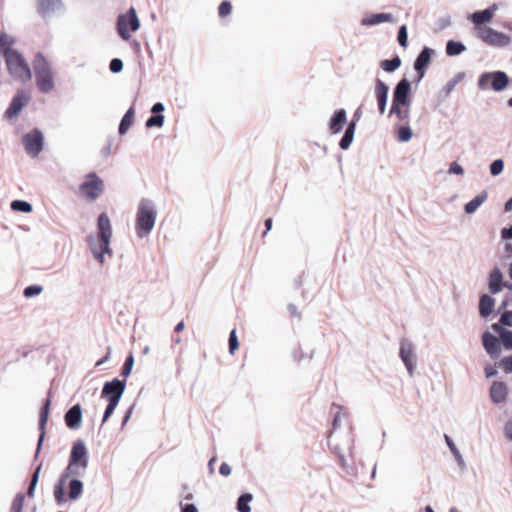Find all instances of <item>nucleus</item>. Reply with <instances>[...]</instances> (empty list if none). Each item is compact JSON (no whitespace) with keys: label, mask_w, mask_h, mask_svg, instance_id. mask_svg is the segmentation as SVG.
Returning a JSON list of instances; mask_svg holds the SVG:
<instances>
[{"label":"nucleus","mask_w":512,"mask_h":512,"mask_svg":"<svg viewBox=\"0 0 512 512\" xmlns=\"http://www.w3.org/2000/svg\"><path fill=\"white\" fill-rule=\"evenodd\" d=\"M410 93L411 83L406 78L401 79L394 88L392 103H397L401 106H410Z\"/></svg>","instance_id":"nucleus-9"},{"label":"nucleus","mask_w":512,"mask_h":512,"mask_svg":"<svg viewBox=\"0 0 512 512\" xmlns=\"http://www.w3.org/2000/svg\"><path fill=\"white\" fill-rule=\"evenodd\" d=\"M394 20V17L390 13H378L373 14L370 17L363 18L361 20V24L364 26H373L377 25L383 22H392Z\"/></svg>","instance_id":"nucleus-26"},{"label":"nucleus","mask_w":512,"mask_h":512,"mask_svg":"<svg viewBox=\"0 0 512 512\" xmlns=\"http://www.w3.org/2000/svg\"><path fill=\"white\" fill-rule=\"evenodd\" d=\"M11 208L15 211H21L24 213H30L33 209L29 202L22 200H15L11 203Z\"/></svg>","instance_id":"nucleus-39"},{"label":"nucleus","mask_w":512,"mask_h":512,"mask_svg":"<svg viewBox=\"0 0 512 512\" xmlns=\"http://www.w3.org/2000/svg\"><path fill=\"white\" fill-rule=\"evenodd\" d=\"M15 39L6 33L0 35V53L4 56L7 69L11 77L20 82L30 81L32 78L31 69L18 51L13 49Z\"/></svg>","instance_id":"nucleus-1"},{"label":"nucleus","mask_w":512,"mask_h":512,"mask_svg":"<svg viewBox=\"0 0 512 512\" xmlns=\"http://www.w3.org/2000/svg\"><path fill=\"white\" fill-rule=\"evenodd\" d=\"M486 199H487L486 192H482L479 195L475 196L471 201H469L465 205V208H464L465 212L467 214L474 213L485 202Z\"/></svg>","instance_id":"nucleus-30"},{"label":"nucleus","mask_w":512,"mask_h":512,"mask_svg":"<svg viewBox=\"0 0 512 512\" xmlns=\"http://www.w3.org/2000/svg\"><path fill=\"white\" fill-rule=\"evenodd\" d=\"M126 387V382L114 379L112 381L106 382L102 389V397H108L109 400H115L117 402L120 401Z\"/></svg>","instance_id":"nucleus-11"},{"label":"nucleus","mask_w":512,"mask_h":512,"mask_svg":"<svg viewBox=\"0 0 512 512\" xmlns=\"http://www.w3.org/2000/svg\"><path fill=\"white\" fill-rule=\"evenodd\" d=\"M69 462L83 469L88 467V450L82 440H77L74 442Z\"/></svg>","instance_id":"nucleus-10"},{"label":"nucleus","mask_w":512,"mask_h":512,"mask_svg":"<svg viewBox=\"0 0 512 512\" xmlns=\"http://www.w3.org/2000/svg\"><path fill=\"white\" fill-rule=\"evenodd\" d=\"M448 172L450 174L462 175L464 173V169L460 164L454 161L450 163Z\"/></svg>","instance_id":"nucleus-54"},{"label":"nucleus","mask_w":512,"mask_h":512,"mask_svg":"<svg viewBox=\"0 0 512 512\" xmlns=\"http://www.w3.org/2000/svg\"><path fill=\"white\" fill-rule=\"evenodd\" d=\"M445 440H446V443L449 447V449L451 450V452L453 453V455L455 456L457 462H458V465L461 467V468H464L465 467V462H464V459L460 453V451L458 450V448L456 447V445L454 444V442L451 440V438L447 435H445Z\"/></svg>","instance_id":"nucleus-35"},{"label":"nucleus","mask_w":512,"mask_h":512,"mask_svg":"<svg viewBox=\"0 0 512 512\" xmlns=\"http://www.w3.org/2000/svg\"><path fill=\"white\" fill-rule=\"evenodd\" d=\"M98 234L88 236L90 250L100 264H104V254H112L110 240L112 237V226L106 213H101L97 221Z\"/></svg>","instance_id":"nucleus-2"},{"label":"nucleus","mask_w":512,"mask_h":512,"mask_svg":"<svg viewBox=\"0 0 512 512\" xmlns=\"http://www.w3.org/2000/svg\"><path fill=\"white\" fill-rule=\"evenodd\" d=\"M24 500H25V495L23 493H18L12 502V505L10 508L11 512H22L23 506H24Z\"/></svg>","instance_id":"nucleus-40"},{"label":"nucleus","mask_w":512,"mask_h":512,"mask_svg":"<svg viewBox=\"0 0 512 512\" xmlns=\"http://www.w3.org/2000/svg\"><path fill=\"white\" fill-rule=\"evenodd\" d=\"M109 69L112 73H119L123 70V61L119 58H114L109 64Z\"/></svg>","instance_id":"nucleus-50"},{"label":"nucleus","mask_w":512,"mask_h":512,"mask_svg":"<svg viewBox=\"0 0 512 512\" xmlns=\"http://www.w3.org/2000/svg\"><path fill=\"white\" fill-rule=\"evenodd\" d=\"M399 355L401 360L403 361L405 367L407 368L410 375H413L414 372V345L407 339H403L400 343V351Z\"/></svg>","instance_id":"nucleus-12"},{"label":"nucleus","mask_w":512,"mask_h":512,"mask_svg":"<svg viewBox=\"0 0 512 512\" xmlns=\"http://www.w3.org/2000/svg\"><path fill=\"white\" fill-rule=\"evenodd\" d=\"M389 87L381 79H376L375 82V96L377 99L378 109L381 115L386 111L388 101Z\"/></svg>","instance_id":"nucleus-15"},{"label":"nucleus","mask_w":512,"mask_h":512,"mask_svg":"<svg viewBox=\"0 0 512 512\" xmlns=\"http://www.w3.org/2000/svg\"><path fill=\"white\" fill-rule=\"evenodd\" d=\"M401 66V59L399 56L392 58L391 60H383L380 63V67L386 72H393Z\"/></svg>","instance_id":"nucleus-33"},{"label":"nucleus","mask_w":512,"mask_h":512,"mask_svg":"<svg viewBox=\"0 0 512 512\" xmlns=\"http://www.w3.org/2000/svg\"><path fill=\"white\" fill-rule=\"evenodd\" d=\"M239 343L236 335V331L232 330L229 335V352L234 354L235 350L238 349Z\"/></svg>","instance_id":"nucleus-49"},{"label":"nucleus","mask_w":512,"mask_h":512,"mask_svg":"<svg viewBox=\"0 0 512 512\" xmlns=\"http://www.w3.org/2000/svg\"><path fill=\"white\" fill-rule=\"evenodd\" d=\"M252 500V495L249 493L243 494L238 498L237 509L239 512H251L249 502Z\"/></svg>","instance_id":"nucleus-34"},{"label":"nucleus","mask_w":512,"mask_h":512,"mask_svg":"<svg viewBox=\"0 0 512 512\" xmlns=\"http://www.w3.org/2000/svg\"><path fill=\"white\" fill-rule=\"evenodd\" d=\"M501 343L507 350H512V331L511 330H509L508 332H504L503 339H502Z\"/></svg>","instance_id":"nucleus-53"},{"label":"nucleus","mask_w":512,"mask_h":512,"mask_svg":"<svg viewBox=\"0 0 512 512\" xmlns=\"http://www.w3.org/2000/svg\"><path fill=\"white\" fill-rule=\"evenodd\" d=\"M27 102L28 98L25 94L23 92H18L17 95L13 97L9 107L5 111L4 117L8 120L16 118Z\"/></svg>","instance_id":"nucleus-14"},{"label":"nucleus","mask_w":512,"mask_h":512,"mask_svg":"<svg viewBox=\"0 0 512 512\" xmlns=\"http://www.w3.org/2000/svg\"><path fill=\"white\" fill-rule=\"evenodd\" d=\"M134 118H135V110H134V108L131 107L125 113V115L123 116V118L120 122V125H119V134L120 135H124L127 133V131L129 130V128L131 127V125L134 122Z\"/></svg>","instance_id":"nucleus-29"},{"label":"nucleus","mask_w":512,"mask_h":512,"mask_svg":"<svg viewBox=\"0 0 512 512\" xmlns=\"http://www.w3.org/2000/svg\"><path fill=\"white\" fill-rule=\"evenodd\" d=\"M103 186V181L95 173H90L79 189L85 198L93 201L102 194Z\"/></svg>","instance_id":"nucleus-6"},{"label":"nucleus","mask_w":512,"mask_h":512,"mask_svg":"<svg viewBox=\"0 0 512 512\" xmlns=\"http://www.w3.org/2000/svg\"><path fill=\"white\" fill-rule=\"evenodd\" d=\"M23 144H24L26 152L30 156H32V157L38 156L43 149V144H44L43 133L38 129L32 130L31 132L27 133L23 137Z\"/></svg>","instance_id":"nucleus-7"},{"label":"nucleus","mask_w":512,"mask_h":512,"mask_svg":"<svg viewBox=\"0 0 512 512\" xmlns=\"http://www.w3.org/2000/svg\"><path fill=\"white\" fill-rule=\"evenodd\" d=\"M62 8L61 0H38L37 10L43 18H50L57 10Z\"/></svg>","instance_id":"nucleus-17"},{"label":"nucleus","mask_w":512,"mask_h":512,"mask_svg":"<svg viewBox=\"0 0 512 512\" xmlns=\"http://www.w3.org/2000/svg\"><path fill=\"white\" fill-rule=\"evenodd\" d=\"M42 291H43L42 286H40V285H31V286H27L24 289L23 295L25 297L29 298V297H33V296L39 295Z\"/></svg>","instance_id":"nucleus-46"},{"label":"nucleus","mask_w":512,"mask_h":512,"mask_svg":"<svg viewBox=\"0 0 512 512\" xmlns=\"http://www.w3.org/2000/svg\"><path fill=\"white\" fill-rule=\"evenodd\" d=\"M491 87L494 91H503L508 83V75L503 71L490 72Z\"/></svg>","instance_id":"nucleus-24"},{"label":"nucleus","mask_w":512,"mask_h":512,"mask_svg":"<svg viewBox=\"0 0 512 512\" xmlns=\"http://www.w3.org/2000/svg\"><path fill=\"white\" fill-rule=\"evenodd\" d=\"M395 115L401 122H409L410 118V106H401L397 103H392L389 116Z\"/></svg>","instance_id":"nucleus-25"},{"label":"nucleus","mask_w":512,"mask_h":512,"mask_svg":"<svg viewBox=\"0 0 512 512\" xmlns=\"http://www.w3.org/2000/svg\"><path fill=\"white\" fill-rule=\"evenodd\" d=\"M490 397L491 400L496 403H502L506 400L507 397V386L504 382H493L490 388Z\"/></svg>","instance_id":"nucleus-23"},{"label":"nucleus","mask_w":512,"mask_h":512,"mask_svg":"<svg viewBox=\"0 0 512 512\" xmlns=\"http://www.w3.org/2000/svg\"><path fill=\"white\" fill-rule=\"evenodd\" d=\"M480 38L494 46H507L510 43V37L502 32H498L490 27H484L479 30Z\"/></svg>","instance_id":"nucleus-8"},{"label":"nucleus","mask_w":512,"mask_h":512,"mask_svg":"<svg viewBox=\"0 0 512 512\" xmlns=\"http://www.w3.org/2000/svg\"><path fill=\"white\" fill-rule=\"evenodd\" d=\"M488 288L493 295L498 294L503 289V273L498 267L493 268L490 272Z\"/></svg>","instance_id":"nucleus-20"},{"label":"nucleus","mask_w":512,"mask_h":512,"mask_svg":"<svg viewBox=\"0 0 512 512\" xmlns=\"http://www.w3.org/2000/svg\"><path fill=\"white\" fill-rule=\"evenodd\" d=\"M482 343L486 353L492 358L497 359L501 354V342L499 339L486 331L482 335Z\"/></svg>","instance_id":"nucleus-13"},{"label":"nucleus","mask_w":512,"mask_h":512,"mask_svg":"<svg viewBox=\"0 0 512 512\" xmlns=\"http://www.w3.org/2000/svg\"><path fill=\"white\" fill-rule=\"evenodd\" d=\"M495 306V299L491 296L484 294L480 297L479 301V313L482 317L489 316Z\"/></svg>","instance_id":"nucleus-27"},{"label":"nucleus","mask_w":512,"mask_h":512,"mask_svg":"<svg viewBox=\"0 0 512 512\" xmlns=\"http://www.w3.org/2000/svg\"><path fill=\"white\" fill-rule=\"evenodd\" d=\"M156 217L154 203L149 199H142L136 215V230L139 237H144L152 231Z\"/></svg>","instance_id":"nucleus-3"},{"label":"nucleus","mask_w":512,"mask_h":512,"mask_svg":"<svg viewBox=\"0 0 512 512\" xmlns=\"http://www.w3.org/2000/svg\"><path fill=\"white\" fill-rule=\"evenodd\" d=\"M133 409H134V405H132V406L127 410V412H126V414H125V416H124V418H123L122 425H125V424L129 421V419H130V417H131V415H132Z\"/></svg>","instance_id":"nucleus-64"},{"label":"nucleus","mask_w":512,"mask_h":512,"mask_svg":"<svg viewBox=\"0 0 512 512\" xmlns=\"http://www.w3.org/2000/svg\"><path fill=\"white\" fill-rule=\"evenodd\" d=\"M466 50V47L461 42H456L453 40L448 41L446 46V53L449 56H456L461 54L463 51Z\"/></svg>","instance_id":"nucleus-32"},{"label":"nucleus","mask_w":512,"mask_h":512,"mask_svg":"<svg viewBox=\"0 0 512 512\" xmlns=\"http://www.w3.org/2000/svg\"><path fill=\"white\" fill-rule=\"evenodd\" d=\"M434 53V50L428 47H424L422 51L417 56L414 62V69L419 74V81L425 75V69L430 62L431 55Z\"/></svg>","instance_id":"nucleus-18"},{"label":"nucleus","mask_w":512,"mask_h":512,"mask_svg":"<svg viewBox=\"0 0 512 512\" xmlns=\"http://www.w3.org/2000/svg\"><path fill=\"white\" fill-rule=\"evenodd\" d=\"M412 136L413 133L408 123H406V125L401 126L398 129L397 138L400 142H408L412 138Z\"/></svg>","instance_id":"nucleus-38"},{"label":"nucleus","mask_w":512,"mask_h":512,"mask_svg":"<svg viewBox=\"0 0 512 512\" xmlns=\"http://www.w3.org/2000/svg\"><path fill=\"white\" fill-rule=\"evenodd\" d=\"M36 83L42 93H49L54 89V80L51 67L42 53H37L33 61Z\"/></svg>","instance_id":"nucleus-4"},{"label":"nucleus","mask_w":512,"mask_h":512,"mask_svg":"<svg viewBox=\"0 0 512 512\" xmlns=\"http://www.w3.org/2000/svg\"><path fill=\"white\" fill-rule=\"evenodd\" d=\"M499 322L501 325L503 326H508V327H512V311H506L504 312L500 319H499Z\"/></svg>","instance_id":"nucleus-51"},{"label":"nucleus","mask_w":512,"mask_h":512,"mask_svg":"<svg viewBox=\"0 0 512 512\" xmlns=\"http://www.w3.org/2000/svg\"><path fill=\"white\" fill-rule=\"evenodd\" d=\"M65 423L70 429H78L82 421V409L80 404L72 406L64 416Z\"/></svg>","instance_id":"nucleus-19"},{"label":"nucleus","mask_w":512,"mask_h":512,"mask_svg":"<svg viewBox=\"0 0 512 512\" xmlns=\"http://www.w3.org/2000/svg\"><path fill=\"white\" fill-rule=\"evenodd\" d=\"M182 512H198L194 504H186L182 507Z\"/></svg>","instance_id":"nucleus-63"},{"label":"nucleus","mask_w":512,"mask_h":512,"mask_svg":"<svg viewBox=\"0 0 512 512\" xmlns=\"http://www.w3.org/2000/svg\"><path fill=\"white\" fill-rule=\"evenodd\" d=\"M118 404H119V402H117L116 399L109 400V403L105 409V412H104V415L102 418V423H105L109 419V417L113 414V412Z\"/></svg>","instance_id":"nucleus-47"},{"label":"nucleus","mask_w":512,"mask_h":512,"mask_svg":"<svg viewBox=\"0 0 512 512\" xmlns=\"http://www.w3.org/2000/svg\"><path fill=\"white\" fill-rule=\"evenodd\" d=\"M64 486V480H59V482L54 487V497L58 504H62L65 501Z\"/></svg>","instance_id":"nucleus-37"},{"label":"nucleus","mask_w":512,"mask_h":512,"mask_svg":"<svg viewBox=\"0 0 512 512\" xmlns=\"http://www.w3.org/2000/svg\"><path fill=\"white\" fill-rule=\"evenodd\" d=\"M456 85H457V81L455 79H452L451 81H449L442 90V92L444 93V96L445 97L448 96L455 89Z\"/></svg>","instance_id":"nucleus-56"},{"label":"nucleus","mask_w":512,"mask_h":512,"mask_svg":"<svg viewBox=\"0 0 512 512\" xmlns=\"http://www.w3.org/2000/svg\"><path fill=\"white\" fill-rule=\"evenodd\" d=\"M347 121L345 109L337 110L329 121V129L332 134L339 133Z\"/></svg>","instance_id":"nucleus-22"},{"label":"nucleus","mask_w":512,"mask_h":512,"mask_svg":"<svg viewBox=\"0 0 512 512\" xmlns=\"http://www.w3.org/2000/svg\"><path fill=\"white\" fill-rule=\"evenodd\" d=\"M498 6L497 4L491 5L489 8L483 10V11H477L469 16V18L472 20V22L475 25H481L486 22H489L493 16L494 13L497 11Z\"/></svg>","instance_id":"nucleus-21"},{"label":"nucleus","mask_w":512,"mask_h":512,"mask_svg":"<svg viewBox=\"0 0 512 512\" xmlns=\"http://www.w3.org/2000/svg\"><path fill=\"white\" fill-rule=\"evenodd\" d=\"M500 365L503 366L505 372L512 373V355L501 359Z\"/></svg>","instance_id":"nucleus-55"},{"label":"nucleus","mask_w":512,"mask_h":512,"mask_svg":"<svg viewBox=\"0 0 512 512\" xmlns=\"http://www.w3.org/2000/svg\"><path fill=\"white\" fill-rule=\"evenodd\" d=\"M497 374V370L492 366L485 367V375L487 378H491Z\"/></svg>","instance_id":"nucleus-62"},{"label":"nucleus","mask_w":512,"mask_h":512,"mask_svg":"<svg viewBox=\"0 0 512 512\" xmlns=\"http://www.w3.org/2000/svg\"><path fill=\"white\" fill-rule=\"evenodd\" d=\"M139 27L140 21L133 7L126 14H120L117 18V32L123 40H129L131 32L137 31Z\"/></svg>","instance_id":"nucleus-5"},{"label":"nucleus","mask_w":512,"mask_h":512,"mask_svg":"<svg viewBox=\"0 0 512 512\" xmlns=\"http://www.w3.org/2000/svg\"><path fill=\"white\" fill-rule=\"evenodd\" d=\"M504 161L502 159H496L490 164V174L492 176H498L503 172Z\"/></svg>","instance_id":"nucleus-41"},{"label":"nucleus","mask_w":512,"mask_h":512,"mask_svg":"<svg viewBox=\"0 0 512 512\" xmlns=\"http://www.w3.org/2000/svg\"><path fill=\"white\" fill-rule=\"evenodd\" d=\"M41 468H42V464H40L35 469V471H34V473L32 475L31 482H30L28 490H27V495L30 498H33L34 495H35V489H36V486H37V483H38V480H39V475H40Z\"/></svg>","instance_id":"nucleus-36"},{"label":"nucleus","mask_w":512,"mask_h":512,"mask_svg":"<svg viewBox=\"0 0 512 512\" xmlns=\"http://www.w3.org/2000/svg\"><path fill=\"white\" fill-rule=\"evenodd\" d=\"M501 237L504 239V240H510L512 239V225L508 228H504L502 229L501 231Z\"/></svg>","instance_id":"nucleus-59"},{"label":"nucleus","mask_w":512,"mask_h":512,"mask_svg":"<svg viewBox=\"0 0 512 512\" xmlns=\"http://www.w3.org/2000/svg\"><path fill=\"white\" fill-rule=\"evenodd\" d=\"M232 11V5L229 1H223L219 5L218 13L220 17L228 16Z\"/></svg>","instance_id":"nucleus-48"},{"label":"nucleus","mask_w":512,"mask_h":512,"mask_svg":"<svg viewBox=\"0 0 512 512\" xmlns=\"http://www.w3.org/2000/svg\"><path fill=\"white\" fill-rule=\"evenodd\" d=\"M219 472L222 476H229L231 474V467L227 464V463H222L220 468H219Z\"/></svg>","instance_id":"nucleus-58"},{"label":"nucleus","mask_w":512,"mask_h":512,"mask_svg":"<svg viewBox=\"0 0 512 512\" xmlns=\"http://www.w3.org/2000/svg\"><path fill=\"white\" fill-rule=\"evenodd\" d=\"M491 81L490 72L483 73L478 80V86L480 89L485 90L488 87V82Z\"/></svg>","instance_id":"nucleus-52"},{"label":"nucleus","mask_w":512,"mask_h":512,"mask_svg":"<svg viewBox=\"0 0 512 512\" xmlns=\"http://www.w3.org/2000/svg\"><path fill=\"white\" fill-rule=\"evenodd\" d=\"M78 466L75 465V464H72L71 462H69L68 466L66 467V469L64 470L61 478L59 480H64V483L66 482V479L70 476V475H75V476H79L80 473L79 471L77 470Z\"/></svg>","instance_id":"nucleus-43"},{"label":"nucleus","mask_w":512,"mask_h":512,"mask_svg":"<svg viewBox=\"0 0 512 512\" xmlns=\"http://www.w3.org/2000/svg\"><path fill=\"white\" fill-rule=\"evenodd\" d=\"M356 129V121H352L345 130L342 139L339 142L341 149L346 150L349 148L354 139V133Z\"/></svg>","instance_id":"nucleus-28"},{"label":"nucleus","mask_w":512,"mask_h":512,"mask_svg":"<svg viewBox=\"0 0 512 512\" xmlns=\"http://www.w3.org/2000/svg\"><path fill=\"white\" fill-rule=\"evenodd\" d=\"M50 404H51L50 399H47L44 402L43 407H42L41 412H40L39 429L41 430V434H40V437H39V440H38V444H37V448H36V452H35V458H37L39 453H40V450H41V447H42V444H43V440H44V437H45V427H46V424H47V421H48Z\"/></svg>","instance_id":"nucleus-16"},{"label":"nucleus","mask_w":512,"mask_h":512,"mask_svg":"<svg viewBox=\"0 0 512 512\" xmlns=\"http://www.w3.org/2000/svg\"><path fill=\"white\" fill-rule=\"evenodd\" d=\"M133 365H134V357L132 355H129L125 360V363H124L122 371H121V375L124 377H128L131 374Z\"/></svg>","instance_id":"nucleus-45"},{"label":"nucleus","mask_w":512,"mask_h":512,"mask_svg":"<svg viewBox=\"0 0 512 512\" xmlns=\"http://www.w3.org/2000/svg\"><path fill=\"white\" fill-rule=\"evenodd\" d=\"M164 109H165V107H164L163 103L157 102L152 106L151 112L154 114L160 115L159 113L163 112Z\"/></svg>","instance_id":"nucleus-60"},{"label":"nucleus","mask_w":512,"mask_h":512,"mask_svg":"<svg viewBox=\"0 0 512 512\" xmlns=\"http://www.w3.org/2000/svg\"><path fill=\"white\" fill-rule=\"evenodd\" d=\"M398 43L401 47H407L408 44V32L406 25H402L398 31Z\"/></svg>","instance_id":"nucleus-44"},{"label":"nucleus","mask_w":512,"mask_h":512,"mask_svg":"<svg viewBox=\"0 0 512 512\" xmlns=\"http://www.w3.org/2000/svg\"><path fill=\"white\" fill-rule=\"evenodd\" d=\"M164 124V116L163 115H153L149 117L146 121V127L151 128L154 126L162 127Z\"/></svg>","instance_id":"nucleus-42"},{"label":"nucleus","mask_w":512,"mask_h":512,"mask_svg":"<svg viewBox=\"0 0 512 512\" xmlns=\"http://www.w3.org/2000/svg\"><path fill=\"white\" fill-rule=\"evenodd\" d=\"M505 435L512 440V419L509 420L505 425Z\"/></svg>","instance_id":"nucleus-61"},{"label":"nucleus","mask_w":512,"mask_h":512,"mask_svg":"<svg viewBox=\"0 0 512 512\" xmlns=\"http://www.w3.org/2000/svg\"><path fill=\"white\" fill-rule=\"evenodd\" d=\"M491 328L495 333L499 334L501 340L503 339L504 332L509 331V330L504 329L502 327V325L500 324V322L492 324Z\"/></svg>","instance_id":"nucleus-57"},{"label":"nucleus","mask_w":512,"mask_h":512,"mask_svg":"<svg viewBox=\"0 0 512 512\" xmlns=\"http://www.w3.org/2000/svg\"><path fill=\"white\" fill-rule=\"evenodd\" d=\"M83 492V483L78 479H73L69 482V499L77 500Z\"/></svg>","instance_id":"nucleus-31"}]
</instances>
